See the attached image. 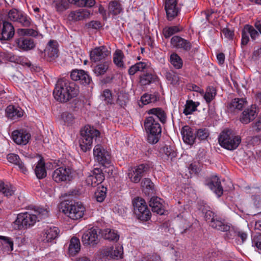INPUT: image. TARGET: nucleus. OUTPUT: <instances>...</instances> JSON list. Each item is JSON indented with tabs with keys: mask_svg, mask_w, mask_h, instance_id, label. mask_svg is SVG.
<instances>
[{
	"mask_svg": "<svg viewBox=\"0 0 261 261\" xmlns=\"http://www.w3.org/2000/svg\"><path fill=\"white\" fill-rule=\"evenodd\" d=\"M79 93V87L72 82L66 79H59L53 91L55 98L62 103H65L76 97Z\"/></svg>",
	"mask_w": 261,
	"mask_h": 261,
	"instance_id": "1",
	"label": "nucleus"
},
{
	"mask_svg": "<svg viewBox=\"0 0 261 261\" xmlns=\"http://www.w3.org/2000/svg\"><path fill=\"white\" fill-rule=\"evenodd\" d=\"M46 208L36 207L32 212H27L17 215L16 220L13 223V227L16 229H21L25 227H30L36 222L48 217Z\"/></svg>",
	"mask_w": 261,
	"mask_h": 261,
	"instance_id": "2",
	"label": "nucleus"
},
{
	"mask_svg": "<svg viewBox=\"0 0 261 261\" xmlns=\"http://www.w3.org/2000/svg\"><path fill=\"white\" fill-rule=\"evenodd\" d=\"M17 34L19 38H16L15 42L19 49L27 51L35 47L34 39L26 36H36L38 34L36 31L32 29H18Z\"/></svg>",
	"mask_w": 261,
	"mask_h": 261,
	"instance_id": "3",
	"label": "nucleus"
},
{
	"mask_svg": "<svg viewBox=\"0 0 261 261\" xmlns=\"http://www.w3.org/2000/svg\"><path fill=\"white\" fill-rule=\"evenodd\" d=\"M100 132L90 125H86L81 130V138L79 140L81 149L84 152L90 150L92 146L93 139H99Z\"/></svg>",
	"mask_w": 261,
	"mask_h": 261,
	"instance_id": "4",
	"label": "nucleus"
},
{
	"mask_svg": "<svg viewBox=\"0 0 261 261\" xmlns=\"http://www.w3.org/2000/svg\"><path fill=\"white\" fill-rule=\"evenodd\" d=\"M218 141L221 147L229 150L236 149L241 142V138L235 135L230 129H224L218 138Z\"/></svg>",
	"mask_w": 261,
	"mask_h": 261,
	"instance_id": "5",
	"label": "nucleus"
},
{
	"mask_svg": "<svg viewBox=\"0 0 261 261\" xmlns=\"http://www.w3.org/2000/svg\"><path fill=\"white\" fill-rule=\"evenodd\" d=\"M144 126L148 133V142L152 144L156 143L161 136L162 128L160 123L152 117H148L145 120Z\"/></svg>",
	"mask_w": 261,
	"mask_h": 261,
	"instance_id": "6",
	"label": "nucleus"
},
{
	"mask_svg": "<svg viewBox=\"0 0 261 261\" xmlns=\"http://www.w3.org/2000/svg\"><path fill=\"white\" fill-rule=\"evenodd\" d=\"M60 211L71 219L77 220L83 216L85 208L81 203L70 204L67 202H63L61 203Z\"/></svg>",
	"mask_w": 261,
	"mask_h": 261,
	"instance_id": "7",
	"label": "nucleus"
},
{
	"mask_svg": "<svg viewBox=\"0 0 261 261\" xmlns=\"http://www.w3.org/2000/svg\"><path fill=\"white\" fill-rule=\"evenodd\" d=\"M134 213L137 218L141 221H147L151 217V213L145 200L139 197H136L133 201Z\"/></svg>",
	"mask_w": 261,
	"mask_h": 261,
	"instance_id": "8",
	"label": "nucleus"
},
{
	"mask_svg": "<svg viewBox=\"0 0 261 261\" xmlns=\"http://www.w3.org/2000/svg\"><path fill=\"white\" fill-rule=\"evenodd\" d=\"M93 154L95 160L102 166L107 167L110 165L111 163L110 153L101 145L97 144L94 147Z\"/></svg>",
	"mask_w": 261,
	"mask_h": 261,
	"instance_id": "9",
	"label": "nucleus"
},
{
	"mask_svg": "<svg viewBox=\"0 0 261 261\" xmlns=\"http://www.w3.org/2000/svg\"><path fill=\"white\" fill-rule=\"evenodd\" d=\"M98 233H100V229L92 227L84 232L82 237V241L85 246H94L98 242Z\"/></svg>",
	"mask_w": 261,
	"mask_h": 261,
	"instance_id": "10",
	"label": "nucleus"
},
{
	"mask_svg": "<svg viewBox=\"0 0 261 261\" xmlns=\"http://www.w3.org/2000/svg\"><path fill=\"white\" fill-rule=\"evenodd\" d=\"M73 170L69 167H59L54 171L52 178L56 182L70 180Z\"/></svg>",
	"mask_w": 261,
	"mask_h": 261,
	"instance_id": "11",
	"label": "nucleus"
},
{
	"mask_svg": "<svg viewBox=\"0 0 261 261\" xmlns=\"http://www.w3.org/2000/svg\"><path fill=\"white\" fill-rule=\"evenodd\" d=\"M111 54L110 50L104 45L96 47L92 49L90 54L91 61L96 62L105 60Z\"/></svg>",
	"mask_w": 261,
	"mask_h": 261,
	"instance_id": "12",
	"label": "nucleus"
},
{
	"mask_svg": "<svg viewBox=\"0 0 261 261\" xmlns=\"http://www.w3.org/2000/svg\"><path fill=\"white\" fill-rule=\"evenodd\" d=\"M249 35L252 40H255L259 37V33L251 25L245 24L242 30L241 44L246 45L249 41Z\"/></svg>",
	"mask_w": 261,
	"mask_h": 261,
	"instance_id": "13",
	"label": "nucleus"
},
{
	"mask_svg": "<svg viewBox=\"0 0 261 261\" xmlns=\"http://www.w3.org/2000/svg\"><path fill=\"white\" fill-rule=\"evenodd\" d=\"M149 166L146 164H141L128 173V176L130 180L134 183H138L142 177L148 172Z\"/></svg>",
	"mask_w": 261,
	"mask_h": 261,
	"instance_id": "14",
	"label": "nucleus"
},
{
	"mask_svg": "<svg viewBox=\"0 0 261 261\" xmlns=\"http://www.w3.org/2000/svg\"><path fill=\"white\" fill-rule=\"evenodd\" d=\"M165 9L169 21H172L177 17L180 10L177 6L176 0H166Z\"/></svg>",
	"mask_w": 261,
	"mask_h": 261,
	"instance_id": "15",
	"label": "nucleus"
},
{
	"mask_svg": "<svg viewBox=\"0 0 261 261\" xmlns=\"http://www.w3.org/2000/svg\"><path fill=\"white\" fill-rule=\"evenodd\" d=\"M44 55L47 61L51 62L59 56L58 43L55 40H50L44 49Z\"/></svg>",
	"mask_w": 261,
	"mask_h": 261,
	"instance_id": "16",
	"label": "nucleus"
},
{
	"mask_svg": "<svg viewBox=\"0 0 261 261\" xmlns=\"http://www.w3.org/2000/svg\"><path fill=\"white\" fill-rule=\"evenodd\" d=\"M12 138L17 144L26 145L31 138V134L25 129H17L12 132Z\"/></svg>",
	"mask_w": 261,
	"mask_h": 261,
	"instance_id": "17",
	"label": "nucleus"
},
{
	"mask_svg": "<svg viewBox=\"0 0 261 261\" xmlns=\"http://www.w3.org/2000/svg\"><path fill=\"white\" fill-rule=\"evenodd\" d=\"M258 109L255 105H252L246 109L241 114L240 120L244 124H248L253 121L257 116Z\"/></svg>",
	"mask_w": 261,
	"mask_h": 261,
	"instance_id": "18",
	"label": "nucleus"
},
{
	"mask_svg": "<svg viewBox=\"0 0 261 261\" xmlns=\"http://www.w3.org/2000/svg\"><path fill=\"white\" fill-rule=\"evenodd\" d=\"M105 179V176L102 170L95 168L92 171V174L89 175L86 180L88 185L92 187H96L101 184Z\"/></svg>",
	"mask_w": 261,
	"mask_h": 261,
	"instance_id": "19",
	"label": "nucleus"
},
{
	"mask_svg": "<svg viewBox=\"0 0 261 261\" xmlns=\"http://www.w3.org/2000/svg\"><path fill=\"white\" fill-rule=\"evenodd\" d=\"M205 185L212 190L218 197H220L223 193V189L221 185L220 179L217 176H212L205 180Z\"/></svg>",
	"mask_w": 261,
	"mask_h": 261,
	"instance_id": "20",
	"label": "nucleus"
},
{
	"mask_svg": "<svg viewBox=\"0 0 261 261\" xmlns=\"http://www.w3.org/2000/svg\"><path fill=\"white\" fill-rule=\"evenodd\" d=\"M171 45L173 48L181 49L186 51H189L191 48V44L187 40H186L179 36H174L170 41Z\"/></svg>",
	"mask_w": 261,
	"mask_h": 261,
	"instance_id": "21",
	"label": "nucleus"
},
{
	"mask_svg": "<svg viewBox=\"0 0 261 261\" xmlns=\"http://www.w3.org/2000/svg\"><path fill=\"white\" fill-rule=\"evenodd\" d=\"M70 77L73 81H79L80 83L84 85L89 84L91 81V77L83 70H72L70 74Z\"/></svg>",
	"mask_w": 261,
	"mask_h": 261,
	"instance_id": "22",
	"label": "nucleus"
},
{
	"mask_svg": "<svg viewBox=\"0 0 261 261\" xmlns=\"http://www.w3.org/2000/svg\"><path fill=\"white\" fill-rule=\"evenodd\" d=\"M59 233V229L58 227H47L41 233V241L44 243L51 242L58 237Z\"/></svg>",
	"mask_w": 261,
	"mask_h": 261,
	"instance_id": "23",
	"label": "nucleus"
},
{
	"mask_svg": "<svg viewBox=\"0 0 261 261\" xmlns=\"http://www.w3.org/2000/svg\"><path fill=\"white\" fill-rule=\"evenodd\" d=\"M15 30L11 23L4 21L2 32L0 34V40H9L14 36Z\"/></svg>",
	"mask_w": 261,
	"mask_h": 261,
	"instance_id": "24",
	"label": "nucleus"
},
{
	"mask_svg": "<svg viewBox=\"0 0 261 261\" xmlns=\"http://www.w3.org/2000/svg\"><path fill=\"white\" fill-rule=\"evenodd\" d=\"M181 134L183 141L189 145H193L195 142V133H194L192 129L188 125L182 127Z\"/></svg>",
	"mask_w": 261,
	"mask_h": 261,
	"instance_id": "25",
	"label": "nucleus"
},
{
	"mask_svg": "<svg viewBox=\"0 0 261 261\" xmlns=\"http://www.w3.org/2000/svg\"><path fill=\"white\" fill-rule=\"evenodd\" d=\"M7 117L12 120H16L21 117L23 115L22 109L18 107L10 105L6 109Z\"/></svg>",
	"mask_w": 261,
	"mask_h": 261,
	"instance_id": "26",
	"label": "nucleus"
},
{
	"mask_svg": "<svg viewBox=\"0 0 261 261\" xmlns=\"http://www.w3.org/2000/svg\"><path fill=\"white\" fill-rule=\"evenodd\" d=\"M162 201L158 197H152L149 201V206L152 208V211L161 215L164 214L165 212Z\"/></svg>",
	"mask_w": 261,
	"mask_h": 261,
	"instance_id": "27",
	"label": "nucleus"
},
{
	"mask_svg": "<svg viewBox=\"0 0 261 261\" xmlns=\"http://www.w3.org/2000/svg\"><path fill=\"white\" fill-rule=\"evenodd\" d=\"M81 250V243L79 239L75 237H72L69 242L68 253L70 256L76 255Z\"/></svg>",
	"mask_w": 261,
	"mask_h": 261,
	"instance_id": "28",
	"label": "nucleus"
},
{
	"mask_svg": "<svg viewBox=\"0 0 261 261\" xmlns=\"http://www.w3.org/2000/svg\"><path fill=\"white\" fill-rule=\"evenodd\" d=\"M90 12L87 9H80L71 12L69 15V18L71 20L79 21L88 18Z\"/></svg>",
	"mask_w": 261,
	"mask_h": 261,
	"instance_id": "29",
	"label": "nucleus"
},
{
	"mask_svg": "<svg viewBox=\"0 0 261 261\" xmlns=\"http://www.w3.org/2000/svg\"><path fill=\"white\" fill-rule=\"evenodd\" d=\"M210 225L213 228L221 231H229L230 228V226L227 224L224 220L219 216H217V219H215L210 223Z\"/></svg>",
	"mask_w": 261,
	"mask_h": 261,
	"instance_id": "30",
	"label": "nucleus"
},
{
	"mask_svg": "<svg viewBox=\"0 0 261 261\" xmlns=\"http://www.w3.org/2000/svg\"><path fill=\"white\" fill-rule=\"evenodd\" d=\"M100 233L101 236L106 240L117 242L119 239V235L118 232L113 229L106 228L100 229Z\"/></svg>",
	"mask_w": 261,
	"mask_h": 261,
	"instance_id": "31",
	"label": "nucleus"
},
{
	"mask_svg": "<svg viewBox=\"0 0 261 261\" xmlns=\"http://www.w3.org/2000/svg\"><path fill=\"white\" fill-rule=\"evenodd\" d=\"M7 160L9 162L17 165L19 169L24 174H25L28 172V170L24 163L20 160L19 156L17 154L14 153L9 154L7 155Z\"/></svg>",
	"mask_w": 261,
	"mask_h": 261,
	"instance_id": "32",
	"label": "nucleus"
},
{
	"mask_svg": "<svg viewBox=\"0 0 261 261\" xmlns=\"http://www.w3.org/2000/svg\"><path fill=\"white\" fill-rule=\"evenodd\" d=\"M148 114H152V117L154 120L158 119L161 122L164 123L166 121L167 116L165 111L161 108H153L148 111Z\"/></svg>",
	"mask_w": 261,
	"mask_h": 261,
	"instance_id": "33",
	"label": "nucleus"
},
{
	"mask_svg": "<svg viewBox=\"0 0 261 261\" xmlns=\"http://www.w3.org/2000/svg\"><path fill=\"white\" fill-rule=\"evenodd\" d=\"M139 82L141 85L146 86L157 81L158 76L151 73H142L139 76Z\"/></svg>",
	"mask_w": 261,
	"mask_h": 261,
	"instance_id": "34",
	"label": "nucleus"
},
{
	"mask_svg": "<svg viewBox=\"0 0 261 261\" xmlns=\"http://www.w3.org/2000/svg\"><path fill=\"white\" fill-rule=\"evenodd\" d=\"M246 103V101L244 98H236L231 100L228 106V109L231 112L236 110H241Z\"/></svg>",
	"mask_w": 261,
	"mask_h": 261,
	"instance_id": "35",
	"label": "nucleus"
},
{
	"mask_svg": "<svg viewBox=\"0 0 261 261\" xmlns=\"http://www.w3.org/2000/svg\"><path fill=\"white\" fill-rule=\"evenodd\" d=\"M17 63L29 68L32 71L39 72L41 70L40 66L32 64L30 61L25 57H19Z\"/></svg>",
	"mask_w": 261,
	"mask_h": 261,
	"instance_id": "36",
	"label": "nucleus"
},
{
	"mask_svg": "<svg viewBox=\"0 0 261 261\" xmlns=\"http://www.w3.org/2000/svg\"><path fill=\"white\" fill-rule=\"evenodd\" d=\"M34 170L35 174L38 179H43L47 175L45 163L41 159L38 162Z\"/></svg>",
	"mask_w": 261,
	"mask_h": 261,
	"instance_id": "37",
	"label": "nucleus"
},
{
	"mask_svg": "<svg viewBox=\"0 0 261 261\" xmlns=\"http://www.w3.org/2000/svg\"><path fill=\"white\" fill-rule=\"evenodd\" d=\"M110 62H104L96 65L93 68L94 74L98 76L105 74L109 69Z\"/></svg>",
	"mask_w": 261,
	"mask_h": 261,
	"instance_id": "38",
	"label": "nucleus"
},
{
	"mask_svg": "<svg viewBox=\"0 0 261 261\" xmlns=\"http://www.w3.org/2000/svg\"><path fill=\"white\" fill-rule=\"evenodd\" d=\"M159 97L155 94H148L145 93L143 94L140 99V101L142 103L141 105L139 103L140 107H142L144 105H147L150 103L155 102L158 101Z\"/></svg>",
	"mask_w": 261,
	"mask_h": 261,
	"instance_id": "39",
	"label": "nucleus"
},
{
	"mask_svg": "<svg viewBox=\"0 0 261 261\" xmlns=\"http://www.w3.org/2000/svg\"><path fill=\"white\" fill-rule=\"evenodd\" d=\"M14 189L10 184H5L3 181H0V192L5 196L10 197L14 193Z\"/></svg>",
	"mask_w": 261,
	"mask_h": 261,
	"instance_id": "40",
	"label": "nucleus"
},
{
	"mask_svg": "<svg viewBox=\"0 0 261 261\" xmlns=\"http://www.w3.org/2000/svg\"><path fill=\"white\" fill-rule=\"evenodd\" d=\"M141 186L144 189V192L146 194L154 193V184L148 178H144L141 182Z\"/></svg>",
	"mask_w": 261,
	"mask_h": 261,
	"instance_id": "41",
	"label": "nucleus"
},
{
	"mask_svg": "<svg viewBox=\"0 0 261 261\" xmlns=\"http://www.w3.org/2000/svg\"><path fill=\"white\" fill-rule=\"evenodd\" d=\"M199 105V102H195L192 100H188L186 101L185 108L183 113L186 115L191 114L193 112L197 110V107Z\"/></svg>",
	"mask_w": 261,
	"mask_h": 261,
	"instance_id": "42",
	"label": "nucleus"
},
{
	"mask_svg": "<svg viewBox=\"0 0 261 261\" xmlns=\"http://www.w3.org/2000/svg\"><path fill=\"white\" fill-rule=\"evenodd\" d=\"M170 62L174 68L177 69H180L182 66V60L176 53H174L170 55Z\"/></svg>",
	"mask_w": 261,
	"mask_h": 261,
	"instance_id": "43",
	"label": "nucleus"
},
{
	"mask_svg": "<svg viewBox=\"0 0 261 261\" xmlns=\"http://www.w3.org/2000/svg\"><path fill=\"white\" fill-rule=\"evenodd\" d=\"M160 152L162 153L163 158L168 160L172 159L176 155L175 152L172 149L170 146H165L160 149Z\"/></svg>",
	"mask_w": 261,
	"mask_h": 261,
	"instance_id": "44",
	"label": "nucleus"
},
{
	"mask_svg": "<svg viewBox=\"0 0 261 261\" xmlns=\"http://www.w3.org/2000/svg\"><path fill=\"white\" fill-rule=\"evenodd\" d=\"M68 1L69 3L79 7H92L95 4L94 0H68Z\"/></svg>",
	"mask_w": 261,
	"mask_h": 261,
	"instance_id": "45",
	"label": "nucleus"
},
{
	"mask_svg": "<svg viewBox=\"0 0 261 261\" xmlns=\"http://www.w3.org/2000/svg\"><path fill=\"white\" fill-rule=\"evenodd\" d=\"M181 29L178 26H172L166 27L163 30V34L166 39L169 38L174 34L180 32Z\"/></svg>",
	"mask_w": 261,
	"mask_h": 261,
	"instance_id": "46",
	"label": "nucleus"
},
{
	"mask_svg": "<svg viewBox=\"0 0 261 261\" xmlns=\"http://www.w3.org/2000/svg\"><path fill=\"white\" fill-rule=\"evenodd\" d=\"M217 94V91L213 86L208 87L206 90L204 95V98L207 103H210L215 97Z\"/></svg>",
	"mask_w": 261,
	"mask_h": 261,
	"instance_id": "47",
	"label": "nucleus"
},
{
	"mask_svg": "<svg viewBox=\"0 0 261 261\" xmlns=\"http://www.w3.org/2000/svg\"><path fill=\"white\" fill-rule=\"evenodd\" d=\"M109 11L114 15H118L121 11L120 4L116 1H111L109 5Z\"/></svg>",
	"mask_w": 261,
	"mask_h": 261,
	"instance_id": "48",
	"label": "nucleus"
},
{
	"mask_svg": "<svg viewBox=\"0 0 261 261\" xmlns=\"http://www.w3.org/2000/svg\"><path fill=\"white\" fill-rule=\"evenodd\" d=\"M2 240V244L6 251H11L13 249V242L10 238L0 236Z\"/></svg>",
	"mask_w": 261,
	"mask_h": 261,
	"instance_id": "49",
	"label": "nucleus"
},
{
	"mask_svg": "<svg viewBox=\"0 0 261 261\" xmlns=\"http://www.w3.org/2000/svg\"><path fill=\"white\" fill-rule=\"evenodd\" d=\"M31 22L30 17L22 11L16 22L20 23L22 27H29L30 26Z\"/></svg>",
	"mask_w": 261,
	"mask_h": 261,
	"instance_id": "50",
	"label": "nucleus"
},
{
	"mask_svg": "<svg viewBox=\"0 0 261 261\" xmlns=\"http://www.w3.org/2000/svg\"><path fill=\"white\" fill-rule=\"evenodd\" d=\"M209 136L208 130L206 128H199L195 132V141L206 140Z\"/></svg>",
	"mask_w": 261,
	"mask_h": 261,
	"instance_id": "51",
	"label": "nucleus"
},
{
	"mask_svg": "<svg viewBox=\"0 0 261 261\" xmlns=\"http://www.w3.org/2000/svg\"><path fill=\"white\" fill-rule=\"evenodd\" d=\"M166 78L172 85L178 84L179 80V76L176 73L173 71L167 72L166 73Z\"/></svg>",
	"mask_w": 261,
	"mask_h": 261,
	"instance_id": "52",
	"label": "nucleus"
},
{
	"mask_svg": "<svg viewBox=\"0 0 261 261\" xmlns=\"http://www.w3.org/2000/svg\"><path fill=\"white\" fill-rule=\"evenodd\" d=\"M123 55L121 51L117 50L114 55L113 62L119 67L124 68V64L122 61Z\"/></svg>",
	"mask_w": 261,
	"mask_h": 261,
	"instance_id": "53",
	"label": "nucleus"
},
{
	"mask_svg": "<svg viewBox=\"0 0 261 261\" xmlns=\"http://www.w3.org/2000/svg\"><path fill=\"white\" fill-rule=\"evenodd\" d=\"M56 9L58 12H62L68 8V3L65 0H56L54 2Z\"/></svg>",
	"mask_w": 261,
	"mask_h": 261,
	"instance_id": "54",
	"label": "nucleus"
},
{
	"mask_svg": "<svg viewBox=\"0 0 261 261\" xmlns=\"http://www.w3.org/2000/svg\"><path fill=\"white\" fill-rule=\"evenodd\" d=\"M113 258H121L123 255V247L121 246H116L113 248L111 253L109 254Z\"/></svg>",
	"mask_w": 261,
	"mask_h": 261,
	"instance_id": "55",
	"label": "nucleus"
},
{
	"mask_svg": "<svg viewBox=\"0 0 261 261\" xmlns=\"http://www.w3.org/2000/svg\"><path fill=\"white\" fill-rule=\"evenodd\" d=\"M21 12L22 11L21 10L16 9H12L10 10L8 13V19L11 21L17 22Z\"/></svg>",
	"mask_w": 261,
	"mask_h": 261,
	"instance_id": "56",
	"label": "nucleus"
},
{
	"mask_svg": "<svg viewBox=\"0 0 261 261\" xmlns=\"http://www.w3.org/2000/svg\"><path fill=\"white\" fill-rule=\"evenodd\" d=\"M102 98L105 100L106 103L111 104L113 102L112 94L111 90L105 89L103 91L101 95Z\"/></svg>",
	"mask_w": 261,
	"mask_h": 261,
	"instance_id": "57",
	"label": "nucleus"
},
{
	"mask_svg": "<svg viewBox=\"0 0 261 261\" xmlns=\"http://www.w3.org/2000/svg\"><path fill=\"white\" fill-rule=\"evenodd\" d=\"M61 116L64 122L68 125H71L74 122V117L71 113L64 112Z\"/></svg>",
	"mask_w": 261,
	"mask_h": 261,
	"instance_id": "58",
	"label": "nucleus"
},
{
	"mask_svg": "<svg viewBox=\"0 0 261 261\" xmlns=\"http://www.w3.org/2000/svg\"><path fill=\"white\" fill-rule=\"evenodd\" d=\"M106 188L102 187V190H97L95 193V197L98 202H102L106 198Z\"/></svg>",
	"mask_w": 261,
	"mask_h": 261,
	"instance_id": "59",
	"label": "nucleus"
},
{
	"mask_svg": "<svg viewBox=\"0 0 261 261\" xmlns=\"http://www.w3.org/2000/svg\"><path fill=\"white\" fill-rule=\"evenodd\" d=\"M86 27L89 29L98 30L102 27L101 22L97 20H92L86 24Z\"/></svg>",
	"mask_w": 261,
	"mask_h": 261,
	"instance_id": "60",
	"label": "nucleus"
},
{
	"mask_svg": "<svg viewBox=\"0 0 261 261\" xmlns=\"http://www.w3.org/2000/svg\"><path fill=\"white\" fill-rule=\"evenodd\" d=\"M218 216V215L215 213L211 211H207L205 213V218L206 220L208 221L210 223L212 221L215 220V219H217Z\"/></svg>",
	"mask_w": 261,
	"mask_h": 261,
	"instance_id": "61",
	"label": "nucleus"
},
{
	"mask_svg": "<svg viewBox=\"0 0 261 261\" xmlns=\"http://www.w3.org/2000/svg\"><path fill=\"white\" fill-rule=\"evenodd\" d=\"M141 261H161V259L159 255L153 254L151 256L147 255L143 257Z\"/></svg>",
	"mask_w": 261,
	"mask_h": 261,
	"instance_id": "62",
	"label": "nucleus"
},
{
	"mask_svg": "<svg viewBox=\"0 0 261 261\" xmlns=\"http://www.w3.org/2000/svg\"><path fill=\"white\" fill-rule=\"evenodd\" d=\"M215 13V11L213 10H207L202 13V14L203 15L206 19L210 22L211 20L213 18V15Z\"/></svg>",
	"mask_w": 261,
	"mask_h": 261,
	"instance_id": "63",
	"label": "nucleus"
},
{
	"mask_svg": "<svg viewBox=\"0 0 261 261\" xmlns=\"http://www.w3.org/2000/svg\"><path fill=\"white\" fill-rule=\"evenodd\" d=\"M253 243L259 250H261V234L254 237L252 240Z\"/></svg>",
	"mask_w": 261,
	"mask_h": 261,
	"instance_id": "64",
	"label": "nucleus"
}]
</instances>
